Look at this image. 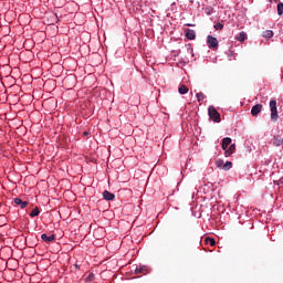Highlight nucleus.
I'll list each match as a JSON object with an SVG mask.
<instances>
[{"label":"nucleus","instance_id":"obj_6","mask_svg":"<svg viewBox=\"0 0 283 283\" xmlns=\"http://www.w3.org/2000/svg\"><path fill=\"white\" fill-rule=\"evenodd\" d=\"M234 153H235V144H232L228 146V149L224 150V156L226 158H229V156H231Z\"/></svg>","mask_w":283,"mask_h":283},{"label":"nucleus","instance_id":"obj_8","mask_svg":"<svg viewBox=\"0 0 283 283\" xmlns=\"http://www.w3.org/2000/svg\"><path fill=\"white\" fill-rule=\"evenodd\" d=\"M260 112H262V104H256L251 109L252 116H258V114H260Z\"/></svg>","mask_w":283,"mask_h":283},{"label":"nucleus","instance_id":"obj_13","mask_svg":"<svg viewBox=\"0 0 283 283\" xmlns=\"http://www.w3.org/2000/svg\"><path fill=\"white\" fill-rule=\"evenodd\" d=\"M237 41H247V34L244 33V31L240 32L237 36H235Z\"/></svg>","mask_w":283,"mask_h":283},{"label":"nucleus","instance_id":"obj_12","mask_svg":"<svg viewBox=\"0 0 283 283\" xmlns=\"http://www.w3.org/2000/svg\"><path fill=\"white\" fill-rule=\"evenodd\" d=\"M263 39H273V31L272 30H266L262 33Z\"/></svg>","mask_w":283,"mask_h":283},{"label":"nucleus","instance_id":"obj_14","mask_svg":"<svg viewBox=\"0 0 283 283\" xmlns=\"http://www.w3.org/2000/svg\"><path fill=\"white\" fill-rule=\"evenodd\" d=\"M41 211L39 210V207H35L31 212H30V218H36Z\"/></svg>","mask_w":283,"mask_h":283},{"label":"nucleus","instance_id":"obj_22","mask_svg":"<svg viewBox=\"0 0 283 283\" xmlns=\"http://www.w3.org/2000/svg\"><path fill=\"white\" fill-rule=\"evenodd\" d=\"M223 28H224V24H222L220 22L214 24V30H223Z\"/></svg>","mask_w":283,"mask_h":283},{"label":"nucleus","instance_id":"obj_24","mask_svg":"<svg viewBox=\"0 0 283 283\" xmlns=\"http://www.w3.org/2000/svg\"><path fill=\"white\" fill-rule=\"evenodd\" d=\"M188 54H191V56H193V49L191 46L188 48Z\"/></svg>","mask_w":283,"mask_h":283},{"label":"nucleus","instance_id":"obj_19","mask_svg":"<svg viewBox=\"0 0 283 283\" xmlns=\"http://www.w3.org/2000/svg\"><path fill=\"white\" fill-rule=\"evenodd\" d=\"M196 97H197V101L201 103V101H205V93H197Z\"/></svg>","mask_w":283,"mask_h":283},{"label":"nucleus","instance_id":"obj_26","mask_svg":"<svg viewBox=\"0 0 283 283\" xmlns=\"http://www.w3.org/2000/svg\"><path fill=\"white\" fill-rule=\"evenodd\" d=\"M3 149L0 148V154H2Z\"/></svg>","mask_w":283,"mask_h":283},{"label":"nucleus","instance_id":"obj_1","mask_svg":"<svg viewBox=\"0 0 283 283\" xmlns=\"http://www.w3.org/2000/svg\"><path fill=\"white\" fill-rule=\"evenodd\" d=\"M270 111H271V120L275 123L277 120L279 115H277V101L271 99L270 101Z\"/></svg>","mask_w":283,"mask_h":283},{"label":"nucleus","instance_id":"obj_21","mask_svg":"<svg viewBox=\"0 0 283 283\" xmlns=\"http://www.w3.org/2000/svg\"><path fill=\"white\" fill-rule=\"evenodd\" d=\"M206 14H208V17H211V14H213V8L211 7L206 8Z\"/></svg>","mask_w":283,"mask_h":283},{"label":"nucleus","instance_id":"obj_20","mask_svg":"<svg viewBox=\"0 0 283 283\" xmlns=\"http://www.w3.org/2000/svg\"><path fill=\"white\" fill-rule=\"evenodd\" d=\"M206 242H207L208 244H210V247H216V240H214V239L207 238V239H206Z\"/></svg>","mask_w":283,"mask_h":283},{"label":"nucleus","instance_id":"obj_10","mask_svg":"<svg viewBox=\"0 0 283 283\" xmlns=\"http://www.w3.org/2000/svg\"><path fill=\"white\" fill-rule=\"evenodd\" d=\"M103 198H104V200L112 201V200H114V198H116V195H114V193H112V192L105 190V191L103 192Z\"/></svg>","mask_w":283,"mask_h":283},{"label":"nucleus","instance_id":"obj_18","mask_svg":"<svg viewBox=\"0 0 283 283\" xmlns=\"http://www.w3.org/2000/svg\"><path fill=\"white\" fill-rule=\"evenodd\" d=\"M282 14H283V3L280 2V3L277 4V15H279V17H282Z\"/></svg>","mask_w":283,"mask_h":283},{"label":"nucleus","instance_id":"obj_16","mask_svg":"<svg viewBox=\"0 0 283 283\" xmlns=\"http://www.w3.org/2000/svg\"><path fill=\"white\" fill-rule=\"evenodd\" d=\"M231 167H233V164L231 161H227L226 164H223L222 169L223 171H229Z\"/></svg>","mask_w":283,"mask_h":283},{"label":"nucleus","instance_id":"obj_23","mask_svg":"<svg viewBox=\"0 0 283 283\" xmlns=\"http://www.w3.org/2000/svg\"><path fill=\"white\" fill-rule=\"evenodd\" d=\"M216 165H217V167H223L224 161L223 160H217Z\"/></svg>","mask_w":283,"mask_h":283},{"label":"nucleus","instance_id":"obj_5","mask_svg":"<svg viewBox=\"0 0 283 283\" xmlns=\"http://www.w3.org/2000/svg\"><path fill=\"white\" fill-rule=\"evenodd\" d=\"M231 143H232V139L230 137H224L222 139V146L221 147H222L223 151L229 149V145H231Z\"/></svg>","mask_w":283,"mask_h":283},{"label":"nucleus","instance_id":"obj_11","mask_svg":"<svg viewBox=\"0 0 283 283\" xmlns=\"http://www.w3.org/2000/svg\"><path fill=\"white\" fill-rule=\"evenodd\" d=\"M13 202L14 205H19L21 209H25V207H28V201H23L21 198H14Z\"/></svg>","mask_w":283,"mask_h":283},{"label":"nucleus","instance_id":"obj_25","mask_svg":"<svg viewBox=\"0 0 283 283\" xmlns=\"http://www.w3.org/2000/svg\"><path fill=\"white\" fill-rule=\"evenodd\" d=\"M88 134H90V133H87V132H84V136H88Z\"/></svg>","mask_w":283,"mask_h":283},{"label":"nucleus","instance_id":"obj_2","mask_svg":"<svg viewBox=\"0 0 283 283\" xmlns=\"http://www.w3.org/2000/svg\"><path fill=\"white\" fill-rule=\"evenodd\" d=\"M209 117L214 120V123H220V113L213 106H209L208 108Z\"/></svg>","mask_w":283,"mask_h":283},{"label":"nucleus","instance_id":"obj_7","mask_svg":"<svg viewBox=\"0 0 283 283\" xmlns=\"http://www.w3.org/2000/svg\"><path fill=\"white\" fill-rule=\"evenodd\" d=\"M55 238H56V235H54V234H51L49 237L45 233L41 234V240H43V242H48V243L54 242Z\"/></svg>","mask_w":283,"mask_h":283},{"label":"nucleus","instance_id":"obj_4","mask_svg":"<svg viewBox=\"0 0 283 283\" xmlns=\"http://www.w3.org/2000/svg\"><path fill=\"white\" fill-rule=\"evenodd\" d=\"M273 146L274 147H282L283 145V138L281 136H274L272 139Z\"/></svg>","mask_w":283,"mask_h":283},{"label":"nucleus","instance_id":"obj_9","mask_svg":"<svg viewBox=\"0 0 283 283\" xmlns=\"http://www.w3.org/2000/svg\"><path fill=\"white\" fill-rule=\"evenodd\" d=\"M186 39H189V41H193V39H196V31L191 29H187Z\"/></svg>","mask_w":283,"mask_h":283},{"label":"nucleus","instance_id":"obj_3","mask_svg":"<svg viewBox=\"0 0 283 283\" xmlns=\"http://www.w3.org/2000/svg\"><path fill=\"white\" fill-rule=\"evenodd\" d=\"M207 43L210 50H216L218 48V39L212 35H208Z\"/></svg>","mask_w":283,"mask_h":283},{"label":"nucleus","instance_id":"obj_17","mask_svg":"<svg viewBox=\"0 0 283 283\" xmlns=\"http://www.w3.org/2000/svg\"><path fill=\"white\" fill-rule=\"evenodd\" d=\"M145 271H147V268L146 266H136L135 269V273L138 274V273H145Z\"/></svg>","mask_w":283,"mask_h":283},{"label":"nucleus","instance_id":"obj_15","mask_svg":"<svg viewBox=\"0 0 283 283\" xmlns=\"http://www.w3.org/2000/svg\"><path fill=\"white\" fill-rule=\"evenodd\" d=\"M179 94H187L189 92V88L186 85H181L178 88Z\"/></svg>","mask_w":283,"mask_h":283}]
</instances>
